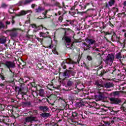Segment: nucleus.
<instances>
[{
    "mask_svg": "<svg viewBox=\"0 0 126 126\" xmlns=\"http://www.w3.org/2000/svg\"><path fill=\"white\" fill-rule=\"evenodd\" d=\"M69 45V44L67 43V46H68V47Z\"/></svg>",
    "mask_w": 126,
    "mask_h": 126,
    "instance_id": "obj_56",
    "label": "nucleus"
},
{
    "mask_svg": "<svg viewBox=\"0 0 126 126\" xmlns=\"http://www.w3.org/2000/svg\"><path fill=\"white\" fill-rule=\"evenodd\" d=\"M6 24L7 25H9V24H10V22L6 21Z\"/></svg>",
    "mask_w": 126,
    "mask_h": 126,
    "instance_id": "obj_41",
    "label": "nucleus"
},
{
    "mask_svg": "<svg viewBox=\"0 0 126 126\" xmlns=\"http://www.w3.org/2000/svg\"><path fill=\"white\" fill-rule=\"evenodd\" d=\"M66 12V11L64 10V9L63 8L58 12V15H61V14H62V15H64Z\"/></svg>",
    "mask_w": 126,
    "mask_h": 126,
    "instance_id": "obj_14",
    "label": "nucleus"
},
{
    "mask_svg": "<svg viewBox=\"0 0 126 126\" xmlns=\"http://www.w3.org/2000/svg\"><path fill=\"white\" fill-rule=\"evenodd\" d=\"M47 12H48V11H46L43 13L44 18L47 17V16H46V15H47Z\"/></svg>",
    "mask_w": 126,
    "mask_h": 126,
    "instance_id": "obj_33",
    "label": "nucleus"
},
{
    "mask_svg": "<svg viewBox=\"0 0 126 126\" xmlns=\"http://www.w3.org/2000/svg\"><path fill=\"white\" fill-rule=\"evenodd\" d=\"M65 62L63 61L62 64V67H63L64 69H65V68H66V65H65Z\"/></svg>",
    "mask_w": 126,
    "mask_h": 126,
    "instance_id": "obj_26",
    "label": "nucleus"
},
{
    "mask_svg": "<svg viewBox=\"0 0 126 126\" xmlns=\"http://www.w3.org/2000/svg\"><path fill=\"white\" fill-rule=\"evenodd\" d=\"M105 7H106V8H109V5L107 3L106 4Z\"/></svg>",
    "mask_w": 126,
    "mask_h": 126,
    "instance_id": "obj_45",
    "label": "nucleus"
},
{
    "mask_svg": "<svg viewBox=\"0 0 126 126\" xmlns=\"http://www.w3.org/2000/svg\"><path fill=\"white\" fill-rule=\"evenodd\" d=\"M35 6H36V4H32V8H34Z\"/></svg>",
    "mask_w": 126,
    "mask_h": 126,
    "instance_id": "obj_40",
    "label": "nucleus"
},
{
    "mask_svg": "<svg viewBox=\"0 0 126 126\" xmlns=\"http://www.w3.org/2000/svg\"><path fill=\"white\" fill-rule=\"evenodd\" d=\"M40 116L42 117V118H45V119H48V118L52 117V114L48 113H43L40 114Z\"/></svg>",
    "mask_w": 126,
    "mask_h": 126,
    "instance_id": "obj_10",
    "label": "nucleus"
},
{
    "mask_svg": "<svg viewBox=\"0 0 126 126\" xmlns=\"http://www.w3.org/2000/svg\"><path fill=\"white\" fill-rule=\"evenodd\" d=\"M4 27H5V26L4 25V24H3L2 22H0V30L2 28H4Z\"/></svg>",
    "mask_w": 126,
    "mask_h": 126,
    "instance_id": "obj_25",
    "label": "nucleus"
},
{
    "mask_svg": "<svg viewBox=\"0 0 126 126\" xmlns=\"http://www.w3.org/2000/svg\"><path fill=\"white\" fill-rule=\"evenodd\" d=\"M0 86H4V85L2 84H0Z\"/></svg>",
    "mask_w": 126,
    "mask_h": 126,
    "instance_id": "obj_48",
    "label": "nucleus"
},
{
    "mask_svg": "<svg viewBox=\"0 0 126 126\" xmlns=\"http://www.w3.org/2000/svg\"><path fill=\"white\" fill-rule=\"evenodd\" d=\"M63 15H62L58 18V21L59 22L62 23L63 22Z\"/></svg>",
    "mask_w": 126,
    "mask_h": 126,
    "instance_id": "obj_20",
    "label": "nucleus"
},
{
    "mask_svg": "<svg viewBox=\"0 0 126 126\" xmlns=\"http://www.w3.org/2000/svg\"><path fill=\"white\" fill-rule=\"evenodd\" d=\"M124 36H125V37H126V32L125 33Z\"/></svg>",
    "mask_w": 126,
    "mask_h": 126,
    "instance_id": "obj_54",
    "label": "nucleus"
},
{
    "mask_svg": "<svg viewBox=\"0 0 126 126\" xmlns=\"http://www.w3.org/2000/svg\"><path fill=\"white\" fill-rule=\"evenodd\" d=\"M75 6H74L71 8V10H73L74 9H75Z\"/></svg>",
    "mask_w": 126,
    "mask_h": 126,
    "instance_id": "obj_42",
    "label": "nucleus"
},
{
    "mask_svg": "<svg viewBox=\"0 0 126 126\" xmlns=\"http://www.w3.org/2000/svg\"><path fill=\"white\" fill-rule=\"evenodd\" d=\"M123 5H124V6H126V0L124 2Z\"/></svg>",
    "mask_w": 126,
    "mask_h": 126,
    "instance_id": "obj_44",
    "label": "nucleus"
},
{
    "mask_svg": "<svg viewBox=\"0 0 126 126\" xmlns=\"http://www.w3.org/2000/svg\"><path fill=\"white\" fill-rule=\"evenodd\" d=\"M69 69H72V68L69 67Z\"/></svg>",
    "mask_w": 126,
    "mask_h": 126,
    "instance_id": "obj_55",
    "label": "nucleus"
},
{
    "mask_svg": "<svg viewBox=\"0 0 126 126\" xmlns=\"http://www.w3.org/2000/svg\"><path fill=\"white\" fill-rule=\"evenodd\" d=\"M36 39L37 41H39V42H41L42 43V41H43V39L40 38L39 37H36Z\"/></svg>",
    "mask_w": 126,
    "mask_h": 126,
    "instance_id": "obj_32",
    "label": "nucleus"
},
{
    "mask_svg": "<svg viewBox=\"0 0 126 126\" xmlns=\"http://www.w3.org/2000/svg\"><path fill=\"white\" fill-rule=\"evenodd\" d=\"M55 16H58V14L57 13H55Z\"/></svg>",
    "mask_w": 126,
    "mask_h": 126,
    "instance_id": "obj_49",
    "label": "nucleus"
},
{
    "mask_svg": "<svg viewBox=\"0 0 126 126\" xmlns=\"http://www.w3.org/2000/svg\"><path fill=\"white\" fill-rule=\"evenodd\" d=\"M7 6V5H6V4L3 3L2 4V7H3L4 8H5V7H6Z\"/></svg>",
    "mask_w": 126,
    "mask_h": 126,
    "instance_id": "obj_36",
    "label": "nucleus"
},
{
    "mask_svg": "<svg viewBox=\"0 0 126 126\" xmlns=\"http://www.w3.org/2000/svg\"><path fill=\"white\" fill-rule=\"evenodd\" d=\"M28 105H31V103H30V102H28Z\"/></svg>",
    "mask_w": 126,
    "mask_h": 126,
    "instance_id": "obj_52",
    "label": "nucleus"
},
{
    "mask_svg": "<svg viewBox=\"0 0 126 126\" xmlns=\"http://www.w3.org/2000/svg\"><path fill=\"white\" fill-rule=\"evenodd\" d=\"M54 47V45L50 44L49 46H47V48H49V49H52V48Z\"/></svg>",
    "mask_w": 126,
    "mask_h": 126,
    "instance_id": "obj_34",
    "label": "nucleus"
},
{
    "mask_svg": "<svg viewBox=\"0 0 126 126\" xmlns=\"http://www.w3.org/2000/svg\"><path fill=\"white\" fill-rule=\"evenodd\" d=\"M15 21H14V20H13V19H12V24H14V23H15Z\"/></svg>",
    "mask_w": 126,
    "mask_h": 126,
    "instance_id": "obj_46",
    "label": "nucleus"
},
{
    "mask_svg": "<svg viewBox=\"0 0 126 126\" xmlns=\"http://www.w3.org/2000/svg\"><path fill=\"white\" fill-rule=\"evenodd\" d=\"M114 60H115V55L113 54H109L108 55L104 62L107 64H112L114 62Z\"/></svg>",
    "mask_w": 126,
    "mask_h": 126,
    "instance_id": "obj_2",
    "label": "nucleus"
},
{
    "mask_svg": "<svg viewBox=\"0 0 126 126\" xmlns=\"http://www.w3.org/2000/svg\"><path fill=\"white\" fill-rule=\"evenodd\" d=\"M32 1H33V0H26L24 2V4H27L28 3H30V2H32Z\"/></svg>",
    "mask_w": 126,
    "mask_h": 126,
    "instance_id": "obj_24",
    "label": "nucleus"
},
{
    "mask_svg": "<svg viewBox=\"0 0 126 126\" xmlns=\"http://www.w3.org/2000/svg\"><path fill=\"white\" fill-rule=\"evenodd\" d=\"M108 120H109V121H103L105 125H108V126H110V125H113V124H114V120H112V119H111L110 118H108Z\"/></svg>",
    "mask_w": 126,
    "mask_h": 126,
    "instance_id": "obj_13",
    "label": "nucleus"
},
{
    "mask_svg": "<svg viewBox=\"0 0 126 126\" xmlns=\"http://www.w3.org/2000/svg\"><path fill=\"white\" fill-rule=\"evenodd\" d=\"M98 87H104V86L101 84H97Z\"/></svg>",
    "mask_w": 126,
    "mask_h": 126,
    "instance_id": "obj_39",
    "label": "nucleus"
},
{
    "mask_svg": "<svg viewBox=\"0 0 126 126\" xmlns=\"http://www.w3.org/2000/svg\"><path fill=\"white\" fill-rule=\"evenodd\" d=\"M1 108H2V105H1V104H0V110H1Z\"/></svg>",
    "mask_w": 126,
    "mask_h": 126,
    "instance_id": "obj_47",
    "label": "nucleus"
},
{
    "mask_svg": "<svg viewBox=\"0 0 126 126\" xmlns=\"http://www.w3.org/2000/svg\"><path fill=\"white\" fill-rule=\"evenodd\" d=\"M116 58L118 59H122V54H121V53H117L116 55Z\"/></svg>",
    "mask_w": 126,
    "mask_h": 126,
    "instance_id": "obj_22",
    "label": "nucleus"
},
{
    "mask_svg": "<svg viewBox=\"0 0 126 126\" xmlns=\"http://www.w3.org/2000/svg\"><path fill=\"white\" fill-rule=\"evenodd\" d=\"M31 11L30 10H28V11L22 10L18 14H17L16 16H22L23 15H26V14H27V13L31 12Z\"/></svg>",
    "mask_w": 126,
    "mask_h": 126,
    "instance_id": "obj_9",
    "label": "nucleus"
},
{
    "mask_svg": "<svg viewBox=\"0 0 126 126\" xmlns=\"http://www.w3.org/2000/svg\"><path fill=\"white\" fill-rule=\"evenodd\" d=\"M31 27H32V28H34V29H37V26H36V25L31 24Z\"/></svg>",
    "mask_w": 126,
    "mask_h": 126,
    "instance_id": "obj_30",
    "label": "nucleus"
},
{
    "mask_svg": "<svg viewBox=\"0 0 126 126\" xmlns=\"http://www.w3.org/2000/svg\"><path fill=\"white\" fill-rule=\"evenodd\" d=\"M39 109L40 111H42L43 113H46V112H48L50 111V108L48 107V106H39Z\"/></svg>",
    "mask_w": 126,
    "mask_h": 126,
    "instance_id": "obj_8",
    "label": "nucleus"
},
{
    "mask_svg": "<svg viewBox=\"0 0 126 126\" xmlns=\"http://www.w3.org/2000/svg\"><path fill=\"white\" fill-rule=\"evenodd\" d=\"M110 104L118 105L122 102V100L120 98L116 97H110L109 98Z\"/></svg>",
    "mask_w": 126,
    "mask_h": 126,
    "instance_id": "obj_3",
    "label": "nucleus"
},
{
    "mask_svg": "<svg viewBox=\"0 0 126 126\" xmlns=\"http://www.w3.org/2000/svg\"><path fill=\"white\" fill-rule=\"evenodd\" d=\"M115 2H116V0H110L108 2L109 6H112V5H114V4H115Z\"/></svg>",
    "mask_w": 126,
    "mask_h": 126,
    "instance_id": "obj_17",
    "label": "nucleus"
},
{
    "mask_svg": "<svg viewBox=\"0 0 126 126\" xmlns=\"http://www.w3.org/2000/svg\"><path fill=\"white\" fill-rule=\"evenodd\" d=\"M114 87V83L111 82H107L104 84V87L105 88H111V87Z\"/></svg>",
    "mask_w": 126,
    "mask_h": 126,
    "instance_id": "obj_11",
    "label": "nucleus"
},
{
    "mask_svg": "<svg viewBox=\"0 0 126 126\" xmlns=\"http://www.w3.org/2000/svg\"><path fill=\"white\" fill-rule=\"evenodd\" d=\"M0 79H1V80H4V76L1 74H0Z\"/></svg>",
    "mask_w": 126,
    "mask_h": 126,
    "instance_id": "obj_31",
    "label": "nucleus"
},
{
    "mask_svg": "<svg viewBox=\"0 0 126 126\" xmlns=\"http://www.w3.org/2000/svg\"><path fill=\"white\" fill-rule=\"evenodd\" d=\"M43 10H45V8L39 6L37 8L35 9V12L39 13L43 11Z\"/></svg>",
    "mask_w": 126,
    "mask_h": 126,
    "instance_id": "obj_15",
    "label": "nucleus"
},
{
    "mask_svg": "<svg viewBox=\"0 0 126 126\" xmlns=\"http://www.w3.org/2000/svg\"><path fill=\"white\" fill-rule=\"evenodd\" d=\"M119 112H120V111H119V110H117V111H114V110H112V111H111V113H112V114H113V115H117V114L118 113H119Z\"/></svg>",
    "mask_w": 126,
    "mask_h": 126,
    "instance_id": "obj_29",
    "label": "nucleus"
},
{
    "mask_svg": "<svg viewBox=\"0 0 126 126\" xmlns=\"http://www.w3.org/2000/svg\"><path fill=\"white\" fill-rule=\"evenodd\" d=\"M19 29H16V28H13L11 30H6L5 31V34H8V32L9 33V36H10L11 38H16L17 37V35H18V31Z\"/></svg>",
    "mask_w": 126,
    "mask_h": 126,
    "instance_id": "obj_1",
    "label": "nucleus"
},
{
    "mask_svg": "<svg viewBox=\"0 0 126 126\" xmlns=\"http://www.w3.org/2000/svg\"><path fill=\"white\" fill-rule=\"evenodd\" d=\"M35 121H36V117L32 116L26 117L24 120V125H26L27 123H33Z\"/></svg>",
    "mask_w": 126,
    "mask_h": 126,
    "instance_id": "obj_5",
    "label": "nucleus"
},
{
    "mask_svg": "<svg viewBox=\"0 0 126 126\" xmlns=\"http://www.w3.org/2000/svg\"><path fill=\"white\" fill-rule=\"evenodd\" d=\"M104 38H105V39H106V37H104Z\"/></svg>",
    "mask_w": 126,
    "mask_h": 126,
    "instance_id": "obj_57",
    "label": "nucleus"
},
{
    "mask_svg": "<svg viewBox=\"0 0 126 126\" xmlns=\"http://www.w3.org/2000/svg\"><path fill=\"white\" fill-rule=\"evenodd\" d=\"M72 117H76V116H77V114L75 112H74L72 113Z\"/></svg>",
    "mask_w": 126,
    "mask_h": 126,
    "instance_id": "obj_37",
    "label": "nucleus"
},
{
    "mask_svg": "<svg viewBox=\"0 0 126 126\" xmlns=\"http://www.w3.org/2000/svg\"><path fill=\"white\" fill-rule=\"evenodd\" d=\"M105 35H110V32H105Z\"/></svg>",
    "mask_w": 126,
    "mask_h": 126,
    "instance_id": "obj_43",
    "label": "nucleus"
},
{
    "mask_svg": "<svg viewBox=\"0 0 126 126\" xmlns=\"http://www.w3.org/2000/svg\"><path fill=\"white\" fill-rule=\"evenodd\" d=\"M126 30H123V32H126Z\"/></svg>",
    "mask_w": 126,
    "mask_h": 126,
    "instance_id": "obj_50",
    "label": "nucleus"
},
{
    "mask_svg": "<svg viewBox=\"0 0 126 126\" xmlns=\"http://www.w3.org/2000/svg\"><path fill=\"white\" fill-rule=\"evenodd\" d=\"M65 62L66 63H73V61H72V60H71V59H66V61H65Z\"/></svg>",
    "mask_w": 126,
    "mask_h": 126,
    "instance_id": "obj_21",
    "label": "nucleus"
},
{
    "mask_svg": "<svg viewBox=\"0 0 126 126\" xmlns=\"http://www.w3.org/2000/svg\"><path fill=\"white\" fill-rule=\"evenodd\" d=\"M4 65L7 67L9 69H10V71H11L10 68H13L15 67V63L14 62H10V61H6L5 63H4Z\"/></svg>",
    "mask_w": 126,
    "mask_h": 126,
    "instance_id": "obj_4",
    "label": "nucleus"
},
{
    "mask_svg": "<svg viewBox=\"0 0 126 126\" xmlns=\"http://www.w3.org/2000/svg\"><path fill=\"white\" fill-rule=\"evenodd\" d=\"M78 105H79V107L80 108V107H82V103L81 102H79L78 103Z\"/></svg>",
    "mask_w": 126,
    "mask_h": 126,
    "instance_id": "obj_38",
    "label": "nucleus"
},
{
    "mask_svg": "<svg viewBox=\"0 0 126 126\" xmlns=\"http://www.w3.org/2000/svg\"><path fill=\"white\" fill-rule=\"evenodd\" d=\"M84 45H85L86 46H87V44H86V43H84Z\"/></svg>",
    "mask_w": 126,
    "mask_h": 126,
    "instance_id": "obj_51",
    "label": "nucleus"
},
{
    "mask_svg": "<svg viewBox=\"0 0 126 126\" xmlns=\"http://www.w3.org/2000/svg\"><path fill=\"white\" fill-rule=\"evenodd\" d=\"M87 59L88 61H92V57L91 56H87Z\"/></svg>",
    "mask_w": 126,
    "mask_h": 126,
    "instance_id": "obj_35",
    "label": "nucleus"
},
{
    "mask_svg": "<svg viewBox=\"0 0 126 126\" xmlns=\"http://www.w3.org/2000/svg\"><path fill=\"white\" fill-rule=\"evenodd\" d=\"M40 37H43V38H47L49 36V32H46V33L40 32L39 33Z\"/></svg>",
    "mask_w": 126,
    "mask_h": 126,
    "instance_id": "obj_12",
    "label": "nucleus"
},
{
    "mask_svg": "<svg viewBox=\"0 0 126 126\" xmlns=\"http://www.w3.org/2000/svg\"><path fill=\"white\" fill-rule=\"evenodd\" d=\"M86 42L87 43H88V45H87V47L88 48H90L91 47V45H94V44H95L96 43V41L94 39H89L87 38L86 40Z\"/></svg>",
    "mask_w": 126,
    "mask_h": 126,
    "instance_id": "obj_6",
    "label": "nucleus"
},
{
    "mask_svg": "<svg viewBox=\"0 0 126 126\" xmlns=\"http://www.w3.org/2000/svg\"><path fill=\"white\" fill-rule=\"evenodd\" d=\"M73 84V82L70 81V80H69L67 82V85L66 86L68 87H70L71 86H72V85Z\"/></svg>",
    "mask_w": 126,
    "mask_h": 126,
    "instance_id": "obj_18",
    "label": "nucleus"
},
{
    "mask_svg": "<svg viewBox=\"0 0 126 126\" xmlns=\"http://www.w3.org/2000/svg\"><path fill=\"white\" fill-rule=\"evenodd\" d=\"M52 52L55 55H58V52H57V50H56V48H53L52 49Z\"/></svg>",
    "mask_w": 126,
    "mask_h": 126,
    "instance_id": "obj_28",
    "label": "nucleus"
},
{
    "mask_svg": "<svg viewBox=\"0 0 126 126\" xmlns=\"http://www.w3.org/2000/svg\"><path fill=\"white\" fill-rule=\"evenodd\" d=\"M66 34V32H65L64 35L62 38V40H64V41H65V42L67 43H70V42H71V38L68 36H65Z\"/></svg>",
    "mask_w": 126,
    "mask_h": 126,
    "instance_id": "obj_7",
    "label": "nucleus"
},
{
    "mask_svg": "<svg viewBox=\"0 0 126 126\" xmlns=\"http://www.w3.org/2000/svg\"><path fill=\"white\" fill-rule=\"evenodd\" d=\"M63 76L64 77H69V73H68V71H66L63 72Z\"/></svg>",
    "mask_w": 126,
    "mask_h": 126,
    "instance_id": "obj_19",
    "label": "nucleus"
},
{
    "mask_svg": "<svg viewBox=\"0 0 126 126\" xmlns=\"http://www.w3.org/2000/svg\"><path fill=\"white\" fill-rule=\"evenodd\" d=\"M6 42V37L3 36L0 38V43L1 44H4Z\"/></svg>",
    "mask_w": 126,
    "mask_h": 126,
    "instance_id": "obj_16",
    "label": "nucleus"
},
{
    "mask_svg": "<svg viewBox=\"0 0 126 126\" xmlns=\"http://www.w3.org/2000/svg\"><path fill=\"white\" fill-rule=\"evenodd\" d=\"M68 72L69 74H71V75H72L73 76L75 75V71H72V70H68Z\"/></svg>",
    "mask_w": 126,
    "mask_h": 126,
    "instance_id": "obj_23",
    "label": "nucleus"
},
{
    "mask_svg": "<svg viewBox=\"0 0 126 126\" xmlns=\"http://www.w3.org/2000/svg\"><path fill=\"white\" fill-rule=\"evenodd\" d=\"M124 59H126V56H124Z\"/></svg>",
    "mask_w": 126,
    "mask_h": 126,
    "instance_id": "obj_53",
    "label": "nucleus"
},
{
    "mask_svg": "<svg viewBox=\"0 0 126 126\" xmlns=\"http://www.w3.org/2000/svg\"><path fill=\"white\" fill-rule=\"evenodd\" d=\"M15 90H19V91H22V90H23V88H19L18 87H16Z\"/></svg>",
    "mask_w": 126,
    "mask_h": 126,
    "instance_id": "obj_27",
    "label": "nucleus"
}]
</instances>
